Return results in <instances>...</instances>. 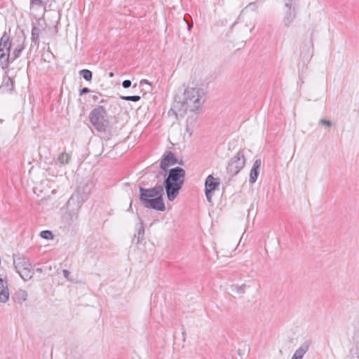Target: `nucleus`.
Instances as JSON below:
<instances>
[{"label": "nucleus", "mask_w": 359, "mask_h": 359, "mask_svg": "<svg viewBox=\"0 0 359 359\" xmlns=\"http://www.w3.org/2000/svg\"><path fill=\"white\" fill-rule=\"evenodd\" d=\"M164 175L165 178L162 184L163 189L165 191L168 200L173 201L179 195L184 182L186 172L184 169L177 166L169 169Z\"/></svg>", "instance_id": "1"}, {"label": "nucleus", "mask_w": 359, "mask_h": 359, "mask_svg": "<svg viewBox=\"0 0 359 359\" xmlns=\"http://www.w3.org/2000/svg\"><path fill=\"white\" fill-rule=\"evenodd\" d=\"M139 191V200L144 208L159 212L165 210L163 186H160L158 184L151 188H144L140 186Z\"/></svg>", "instance_id": "2"}, {"label": "nucleus", "mask_w": 359, "mask_h": 359, "mask_svg": "<svg viewBox=\"0 0 359 359\" xmlns=\"http://www.w3.org/2000/svg\"><path fill=\"white\" fill-rule=\"evenodd\" d=\"M11 41L9 36L6 32L0 39V66L3 69H6L10 63L18 58L25 48L23 43L18 45L11 53Z\"/></svg>", "instance_id": "3"}, {"label": "nucleus", "mask_w": 359, "mask_h": 359, "mask_svg": "<svg viewBox=\"0 0 359 359\" xmlns=\"http://www.w3.org/2000/svg\"><path fill=\"white\" fill-rule=\"evenodd\" d=\"M93 187V182L90 178L86 177L82 180L68 200L67 207L76 206V210H79L83 203L89 198Z\"/></svg>", "instance_id": "4"}, {"label": "nucleus", "mask_w": 359, "mask_h": 359, "mask_svg": "<svg viewBox=\"0 0 359 359\" xmlns=\"http://www.w3.org/2000/svg\"><path fill=\"white\" fill-rule=\"evenodd\" d=\"M89 120L99 133H107L109 126L107 111L103 105L94 107L89 114Z\"/></svg>", "instance_id": "5"}, {"label": "nucleus", "mask_w": 359, "mask_h": 359, "mask_svg": "<svg viewBox=\"0 0 359 359\" xmlns=\"http://www.w3.org/2000/svg\"><path fill=\"white\" fill-rule=\"evenodd\" d=\"M203 90L199 88H187L184 93L185 104L189 107V111H197L204 102Z\"/></svg>", "instance_id": "6"}, {"label": "nucleus", "mask_w": 359, "mask_h": 359, "mask_svg": "<svg viewBox=\"0 0 359 359\" xmlns=\"http://www.w3.org/2000/svg\"><path fill=\"white\" fill-rule=\"evenodd\" d=\"M13 265L16 271L25 281L29 280L33 277L34 270L27 258L19 257L14 259Z\"/></svg>", "instance_id": "7"}, {"label": "nucleus", "mask_w": 359, "mask_h": 359, "mask_svg": "<svg viewBox=\"0 0 359 359\" xmlns=\"http://www.w3.org/2000/svg\"><path fill=\"white\" fill-rule=\"evenodd\" d=\"M246 162L243 150H239L232 158H230L226 165V172L231 177L237 175L245 167Z\"/></svg>", "instance_id": "8"}, {"label": "nucleus", "mask_w": 359, "mask_h": 359, "mask_svg": "<svg viewBox=\"0 0 359 359\" xmlns=\"http://www.w3.org/2000/svg\"><path fill=\"white\" fill-rule=\"evenodd\" d=\"M178 158L172 151H166L161 157L160 168L163 171H168V168L177 164Z\"/></svg>", "instance_id": "9"}, {"label": "nucleus", "mask_w": 359, "mask_h": 359, "mask_svg": "<svg viewBox=\"0 0 359 359\" xmlns=\"http://www.w3.org/2000/svg\"><path fill=\"white\" fill-rule=\"evenodd\" d=\"M72 210L65 212L62 218V222L65 227H69L74 224L75 222L78 219V211L76 209V206H72Z\"/></svg>", "instance_id": "10"}, {"label": "nucleus", "mask_w": 359, "mask_h": 359, "mask_svg": "<svg viewBox=\"0 0 359 359\" xmlns=\"http://www.w3.org/2000/svg\"><path fill=\"white\" fill-rule=\"evenodd\" d=\"M262 165V161L260 158L256 159L253 163L252 168L250 170L249 182L254 184L259 175V170Z\"/></svg>", "instance_id": "11"}, {"label": "nucleus", "mask_w": 359, "mask_h": 359, "mask_svg": "<svg viewBox=\"0 0 359 359\" xmlns=\"http://www.w3.org/2000/svg\"><path fill=\"white\" fill-rule=\"evenodd\" d=\"M172 107L174 108V110L177 111V119L179 118V117L182 118L185 115L187 111L189 110V107L185 104L184 100L183 102L175 100Z\"/></svg>", "instance_id": "12"}, {"label": "nucleus", "mask_w": 359, "mask_h": 359, "mask_svg": "<svg viewBox=\"0 0 359 359\" xmlns=\"http://www.w3.org/2000/svg\"><path fill=\"white\" fill-rule=\"evenodd\" d=\"M313 43L310 41L305 43L302 47L300 53V57L304 61H309L312 57Z\"/></svg>", "instance_id": "13"}, {"label": "nucleus", "mask_w": 359, "mask_h": 359, "mask_svg": "<svg viewBox=\"0 0 359 359\" xmlns=\"http://www.w3.org/2000/svg\"><path fill=\"white\" fill-rule=\"evenodd\" d=\"M286 8L287 11L285 12V15L283 19V22L285 26L288 27L296 18V8L294 6L293 7L290 6Z\"/></svg>", "instance_id": "14"}, {"label": "nucleus", "mask_w": 359, "mask_h": 359, "mask_svg": "<svg viewBox=\"0 0 359 359\" xmlns=\"http://www.w3.org/2000/svg\"><path fill=\"white\" fill-rule=\"evenodd\" d=\"M219 185V182L212 175H209L205 182V189L214 191Z\"/></svg>", "instance_id": "15"}, {"label": "nucleus", "mask_w": 359, "mask_h": 359, "mask_svg": "<svg viewBox=\"0 0 359 359\" xmlns=\"http://www.w3.org/2000/svg\"><path fill=\"white\" fill-rule=\"evenodd\" d=\"M309 347V343L308 341H305L303 344L300 346L299 348L296 350L292 359H302L304 354L308 351Z\"/></svg>", "instance_id": "16"}, {"label": "nucleus", "mask_w": 359, "mask_h": 359, "mask_svg": "<svg viewBox=\"0 0 359 359\" xmlns=\"http://www.w3.org/2000/svg\"><path fill=\"white\" fill-rule=\"evenodd\" d=\"M27 291L22 289H19L18 290H17L13 295V299L14 300V302L20 304H22L27 299Z\"/></svg>", "instance_id": "17"}, {"label": "nucleus", "mask_w": 359, "mask_h": 359, "mask_svg": "<svg viewBox=\"0 0 359 359\" xmlns=\"http://www.w3.org/2000/svg\"><path fill=\"white\" fill-rule=\"evenodd\" d=\"M13 89V83L10 77H4L0 86V90L2 92H11Z\"/></svg>", "instance_id": "18"}, {"label": "nucleus", "mask_w": 359, "mask_h": 359, "mask_svg": "<svg viewBox=\"0 0 359 359\" xmlns=\"http://www.w3.org/2000/svg\"><path fill=\"white\" fill-rule=\"evenodd\" d=\"M137 235L134 234V237L132 241V242L136 245L139 244L144 237V227L142 222L140 223L139 226L137 227Z\"/></svg>", "instance_id": "19"}, {"label": "nucleus", "mask_w": 359, "mask_h": 359, "mask_svg": "<svg viewBox=\"0 0 359 359\" xmlns=\"http://www.w3.org/2000/svg\"><path fill=\"white\" fill-rule=\"evenodd\" d=\"M40 34V29L36 25H33L32 27L31 41L34 43V45L39 44Z\"/></svg>", "instance_id": "20"}, {"label": "nucleus", "mask_w": 359, "mask_h": 359, "mask_svg": "<svg viewBox=\"0 0 359 359\" xmlns=\"http://www.w3.org/2000/svg\"><path fill=\"white\" fill-rule=\"evenodd\" d=\"M71 158V155L69 154L64 152L59 154L57 161L61 165H66L70 163Z\"/></svg>", "instance_id": "21"}, {"label": "nucleus", "mask_w": 359, "mask_h": 359, "mask_svg": "<svg viewBox=\"0 0 359 359\" xmlns=\"http://www.w3.org/2000/svg\"><path fill=\"white\" fill-rule=\"evenodd\" d=\"M247 285L243 284L241 285H231L232 292H236L238 294H243L245 292V288Z\"/></svg>", "instance_id": "22"}, {"label": "nucleus", "mask_w": 359, "mask_h": 359, "mask_svg": "<svg viewBox=\"0 0 359 359\" xmlns=\"http://www.w3.org/2000/svg\"><path fill=\"white\" fill-rule=\"evenodd\" d=\"M79 75L82 76L86 81H90L93 78V73L90 70L84 69L79 72Z\"/></svg>", "instance_id": "23"}, {"label": "nucleus", "mask_w": 359, "mask_h": 359, "mask_svg": "<svg viewBox=\"0 0 359 359\" xmlns=\"http://www.w3.org/2000/svg\"><path fill=\"white\" fill-rule=\"evenodd\" d=\"M9 299L8 288L0 290V302L6 303Z\"/></svg>", "instance_id": "24"}, {"label": "nucleus", "mask_w": 359, "mask_h": 359, "mask_svg": "<svg viewBox=\"0 0 359 359\" xmlns=\"http://www.w3.org/2000/svg\"><path fill=\"white\" fill-rule=\"evenodd\" d=\"M40 236L44 239L50 240L53 238V233L51 231L43 230L40 232Z\"/></svg>", "instance_id": "25"}, {"label": "nucleus", "mask_w": 359, "mask_h": 359, "mask_svg": "<svg viewBox=\"0 0 359 359\" xmlns=\"http://www.w3.org/2000/svg\"><path fill=\"white\" fill-rule=\"evenodd\" d=\"M121 99L126 101L138 102L141 99V97L139 95H127L121 96Z\"/></svg>", "instance_id": "26"}, {"label": "nucleus", "mask_w": 359, "mask_h": 359, "mask_svg": "<svg viewBox=\"0 0 359 359\" xmlns=\"http://www.w3.org/2000/svg\"><path fill=\"white\" fill-rule=\"evenodd\" d=\"M184 21L186 22L187 25L188 30L190 31L193 27V21L190 15L184 16Z\"/></svg>", "instance_id": "27"}, {"label": "nucleus", "mask_w": 359, "mask_h": 359, "mask_svg": "<svg viewBox=\"0 0 359 359\" xmlns=\"http://www.w3.org/2000/svg\"><path fill=\"white\" fill-rule=\"evenodd\" d=\"M30 4L37 6H43L45 5V2L43 0H30Z\"/></svg>", "instance_id": "28"}, {"label": "nucleus", "mask_w": 359, "mask_h": 359, "mask_svg": "<svg viewBox=\"0 0 359 359\" xmlns=\"http://www.w3.org/2000/svg\"><path fill=\"white\" fill-rule=\"evenodd\" d=\"M297 0H287V2L285 4V7H293L295 6Z\"/></svg>", "instance_id": "29"}, {"label": "nucleus", "mask_w": 359, "mask_h": 359, "mask_svg": "<svg viewBox=\"0 0 359 359\" xmlns=\"http://www.w3.org/2000/svg\"><path fill=\"white\" fill-rule=\"evenodd\" d=\"M320 123L325 126L330 127L332 123L330 121L326 119H320Z\"/></svg>", "instance_id": "30"}, {"label": "nucleus", "mask_w": 359, "mask_h": 359, "mask_svg": "<svg viewBox=\"0 0 359 359\" xmlns=\"http://www.w3.org/2000/svg\"><path fill=\"white\" fill-rule=\"evenodd\" d=\"M212 192L213 191H209V190H205V196L207 198V200L209 202H211V199H212Z\"/></svg>", "instance_id": "31"}, {"label": "nucleus", "mask_w": 359, "mask_h": 359, "mask_svg": "<svg viewBox=\"0 0 359 359\" xmlns=\"http://www.w3.org/2000/svg\"><path fill=\"white\" fill-rule=\"evenodd\" d=\"M8 288V284L6 281L0 277V290Z\"/></svg>", "instance_id": "32"}, {"label": "nucleus", "mask_w": 359, "mask_h": 359, "mask_svg": "<svg viewBox=\"0 0 359 359\" xmlns=\"http://www.w3.org/2000/svg\"><path fill=\"white\" fill-rule=\"evenodd\" d=\"M131 81L130 80H124L123 82H122V86L124 88H128L129 87L131 86Z\"/></svg>", "instance_id": "33"}, {"label": "nucleus", "mask_w": 359, "mask_h": 359, "mask_svg": "<svg viewBox=\"0 0 359 359\" xmlns=\"http://www.w3.org/2000/svg\"><path fill=\"white\" fill-rule=\"evenodd\" d=\"M90 90L88 88H87V87H84V88H83L80 89V90H79V95H84V94H87V93H90Z\"/></svg>", "instance_id": "34"}, {"label": "nucleus", "mask_w": 359, "mask_h": 359, "mask_svg": "<svg viewBox=\"0 0 359 359\" xmlns=\"http://www.w3.org/2000/svg\"><path fill=\"white\" fill-rule=\"evenodd\" d=\"M62 273H63V276H65V278L67 280H70L69 279V276H70V272L67 270V269H64L62 271Z\"/></svg>", "instance_id": "35"}, {"label": "nucleus", "mask_w": 359, "mask_h": 359, "mask_svg": "<svg viewBox=\"0 0 359 359\" xmlns=\"http://www.w3.org/2000/svg\"><path fill=\"white\" fill-rule=\"evenodd\" d=\"M168 116H175V117L177 118V111L174 110L173 107L168 111Z\"/></svg>", "instance_id": "36"}, {"label": "nucleus", "mask_w": 359, "mask_h": 359, "mask_svg": "<svg viewBox=\"0 0 359 359\" xmlns=\"http://www.w3.org/2000/svg\"><path fill=\"white\" fill-rule=\"evenodd\" d=\"M100 93H97L96 95H93V100L94 102H97L98 100L99 96H100Z\"/></svg>", "instance_id": "37"}, {"label": "nucleus", "mask_w": 359, "mask_h": 359, "mask_svg": "<svg viewBox=\"0 0 359 359\" xmlns=\"http://www.w3.org/2000/svg\"><path fill=\"white\" fill-rule=\"evenodd\" d=\"M355 355L353 357V359H359V346L356 348Z\"/></svg>", "instance_id": "38"}, {"label": "nucleus", "mask_w": 359, "mask_h": 359, "mask_svg": "<svg viewBox=\"0 0 359 359\" xmlns=\"http://www.w3.org/2000/svg\"><path fill=\"white\" fill-rule=\"evenodd\" d=\"M140 84L141 86L143 85V84H149L150 85L151 83L149 81H147V79H142V80L140 81Z\"/></svg>", "instance_id": "39"}, {"label": "nucleus", "mask_w": 359, "mask_h": 359, "mask_svg": "<svg viewBox=\"0 0 359 359\" xmlns=\"http://www.w3.org/2000/svg\"><path fill=\"white\" fill-rule=\"evenodd\" d=\"M36 271L37 273H42L43 272V269L42 268H37V269H36Z\"/></svg>", "instance_id": "40"}, {"label": "nucleus", "mask_w": 359, "mask_h": 359, "mask_svg": "<svg viewBox=\"0 0 359 359\" xmlns=\"http://www.w3.org/2000/svg\"><path fill=\"white\" fill-rule=\"evenodd\" d=\"M177 164H180V165H184L183 160L182 159H180V160L178 159V162H177Z\"/></svg>", "instance_id": "41"}, {"label": "nucleus", "mask_w": 359, "mask_h": 359, "mask_svg": "<svg viewBox=\"0 0 359 359\" xmlns=\"http://www.w3.org/2000/svg\"><path fill=\"white\" fill-rule=\"evenodd\" d=\"M182 335H183V340L184 341L185 340V337H184V326H182Z\"/></svg>", "instance_id": "42"}, {"label": "nucleus", "mask_w": 359, "mask_h": 359, "mask_svg": "<svg viewBox=\"0 0 359 359\" xmlns=\"http://www.w3.org/2000/svg\"><path fill=\"white\" fill-rule=\"evenodd\" d=\"M238 355H240L241 356H242V355H243V353H242V352H241V350L240 348H238Z\"/></svg>", "instance_id": "43"}, {"label": "nucleus", "mask_w": 359, "mask_h": 359, "mask_svg": "<svg viewBox=\"0 0 359 359\" xmlns=\"http://www.w3.org/2000/svg\"><path fill=\"white\" fill-rule=\"evenodd\" d=\"M55 32H57V25H55Z\"/></svg>", "instance_id": "44"}, {"label": "nucleus", "mask_w": 359, "mask_h": 359, "mask_svg": "<svg viewBox=\"0 0 359 359\" xmlns=\"http://www.w3.org/2000/svg\"><path fill=\"white\" fill-rule=\"evenodd\" d=\"M113 76H114V73H113V72H110V73H109V76H110V77H112Z\"/></svg>", "instance_id": "45"}, {"label": "nucleus", "mask_w": 359, "mask_h": 359, "mask_svg": "<svg viewBox=\"0 0 359 359\" xmlns=\"http://www.w3.org/2000/svg\"><path fill=\"white\" fill-rule=\"evenodd\" d=\"M236 23H237V21H236L235 22H233V24L232 25V26H231V27H233Z\"/></svg>", "instance_id": "46"}, {"label": "nucleus", "mask_w": 359, "mask_h": 359, "mask_svg": "<svg viewBox=\"0 0 359 359\" xmlns=\"http://www.w3.org/2000/svg\"><path fill=\"white\" fill-rule=\"evenodd\" d=\"M133 88H136V87H137V84H136V83H135V84L133 85Z\"/></svg>", "instance_id": "47"}, {"label": "nucleus", "mask_w": 359, "mask_h": 359, "mask_svg": "<svg viewBox=\"0 0 359 359\" xmlns=\"http://www.w3.org/2000/svg\"><path fill=\"white\" fill-rule=\"evenodd\" d=\"M105 102V101H104V100H103V99L100 101V102Z\"/></svg>", "instance_id": "48"}, {"label": "nucleus", "mask_w": 359, "mask_h": 359, "mask_svg": "<svg viewBox=\"0 0 359 359\" xmlns=\"http://www.w3.org/2000/svg\"><path fill=\"white\" fill-rule=\"evenodd\" d=\"M131 205H132V203H130V208L129 209L131 208Z\"/></svg>", "instance_id": "49"}]
</instances>
